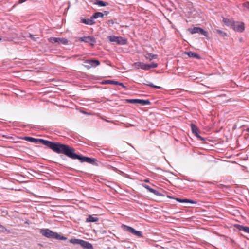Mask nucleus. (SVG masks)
Masks as SVG:
<instances>
[{
    "mask_svg": "<svg viewBox=\"0 0 249 249\" xmlns=\"http://www.w3.org/2000/svg\"><path fill=\"white\" fill-rule=\"evenodd\" d=\"M29 37L34 41L36 40L35 37H34V36L31 34H29Z\"/></svg>",
    "mask_w": 249,
    "mask_h": 249,
    "instance_id": "nucleus-38",
    "label": "nucleus"
},
{
    "mask_svg": "<svg viewBox=\"0 0 249 249\" xmlns=\"http://www.w3.org/2000/svg\"><path fill=\"white\" fill-rule=\"evenodd\" d=\"M223 22L225 23V24L229 27H230L231 28L232 27L233 25L234 24V21L231 19H230L227 18H223Z\"/></svg>",
    "mask_w": 249,
    "mask_h": 249,
    "instance_id": "nucleus-14",
    "label": "nucleus"
},
{
    "mask_svg": "<svg viewBox=\"0 0 249 249\" xmlns=\"http://www.w3.org/2000/svg\"><path fill=\"white\" fill-rule=\"evenodd\" d=\"M75 149L68 145L62 143L58 154H63L72 160H78L81 162H87L92 165H97V160L78 155L75 152Z\"/></svg>",
    "mask_w": 249,
    "mask_h": 249,
    "instance_id": "nucleus-1",
    "label": "nucleus"
},
{
    "mask_svg": "<svg viewBox=\"0 0 249 249\" xmlns=\"http://www.w3.org/2000/svg\"><path fill=\"white\" fill-rule=\"evenodd\" d=\"M69 241L71 243H72L73 244H79L80 245L82 240L76 238H71Z\"/></svg>",
    "mask_w": 249,
    "mask_h": 249,
    "instance_id": "nucleus-20",
    "label": "nucleus"
},
{
    "mask_svg": "<svg viewBox=\"0 0 249 249\" xmlns=\"http://www.w3.org/2000/svg\"><path fill=\"white\" fill-rule=\"evenodd\" d=\"M107 23L108 24H114L115 23V22L113 20H109L107 21Z\"/></svg>",
    "mask_w": 249,
    "mask_h": 249,
    "instance_id": "nucleus-37",
    "label": "nucleus"
},
{
    "mask_svg": "<svg viewBox=\"0 0 249 249\" xmlns=\"http://www.w3.org/2000/svg\"><path fill=\"white\" fill-rule=\"evenodd\" d=\"M186 53H187V55L189 56V57H190L196 58L198 59L200 58V55L196 53H194V52H193L191 51H189V52H187Z\"/></svg>",
    "mask_w": 249,
    "mask_h": 249,
    "instance_id": "nucleus-17",
    "label": "nucleus"
},
{
    "mask_svg": "<svg viewBox=\"0 0 249 249\" xmlns=\"http://www.w3.org/2000/svg\"><path fill=\"white\" fill-rule=\"evenodd\" d=\"M68 40L67 39L65 38L58 37V43H61L64 45H66L68 43Z\"/></svg>",
    "mask_w": 249,
    "mask_h": 249,
    "instance_id": "nucleus-23",
    "label": "nucleus"
},
{
    "mask_svg": "<svg viewBox=\"0 0 249 249\" xmlns=\"http://www.w3.org/2000/svg\"><path fill=\"white\" fill-rule=\"evenodd\" d=\"M40 233L47 238L55 239L56 232H53L48 229H42L40 231Z\"/></svg>",
    "mask_w": 249,
    "mask_h": 249,
    "instance_id": "nucleus-6",
    "label": "nucleus"
},
{
    "mask_svg": "<svg viewBox=\"0 0 249 249\" xmlns=\"http://www.w3.org/2000/svg\"><path fill=\"white\" fill-rule=\"evenodd\" d=\"M176 200L178 201V202H179L180 203H183V199H181V198H176Z\"/></svg>",
    "mask_w": 249,
    "mask_h": 249,
    "instance_id": "nucleus-40",
    "label": "nucleus"
},
{
    "mask_svg": "<svg viewBox=\"0 0 249 249\" xmlns=\"http://www.w3.org/2000/svg\"><path fill=\"white\" fill-rule=\"evenodd\" d=\"M104 16V14H103V13H102V12H96L92 16V18L94 19H96L99 17L100 18H103Z\"/></svg>",
    "mask_w": 249,
    "mask_h": 249,
    "instance_id": "nucleus-19",
    "label": "nucleus"
},
{
    "mask_svg": "<svg viewBox=\"0 0 249 249\" xmlns=\"http://www.w3.org/2000/svg\"><path fill=\"white\" fill-rule=\"evenodd\" d=\"M108 39L111 42H116L118 44L124 45L126 43V40L121 36H110Z\"/></svg>",
    "mask_w": 249,
    "mask_h": 249,
    "instance_id": "nucleus-5",
    "label": "nucleus"
},
{
    "mask_svg": "<svg viewBox=\"0 0 249 249\" xmlns=\"http://www.w3.org/2000/svg\"><path fill=\"white\" fill-rule=\"evenodd\" d=\"M235 227L237 228L239 231H242L246 233H249V227L247 226H244L241 225H235Z\"/></svg>",
    "mask_w": 249,
    "mask_h": 249,
    "instance_id": "nucleus-15",
    "label": "nucleus"
},
{
    "mask_svg": "<svg viewBox=\"0 0 249 249\" xmlns=\"http://www.w3.org/2000/svg\"><path fill=\"white\" fill-rule=\"evenodd\" d=\"M142 63V62H140L134 63V66H135L136 67V68L138 69H139L140 68H141Z\"/></svg>",
    "mask_w": 249,
    "mask_h": 249,
    "instance_id": "nucleus-33",
    "label": "nucleus"
},
{
    "mask_svg": "<svg viewBox=\"0 0 249 249\" xmlns=\"http://www.w3.org/2000/svg\"><path fill=\"white\" fill-rule=\"evenodd\" d=\"M141 69L144 70H149V66L148 64H145L143 62L142 63Z\"/></svg>",
    "mask_w": 249,
    "mask_h": 249,
    "instance_id": "nucleus-28",
    "label": "nucleus"
},
{
    "mask_svg": "<svg viewBox=\"0 0 249 249\" xmlns=\"http://www.w3.org/2000/svg\"><path fill=\"white\" fill-rule=\"evenodd\" d=\"M145 58L149 60H152L154 59H156L157 58V55L148 53L146 54Z\"/></svg>",
    "mask_w": 249,
    "mask_h": 249,
    "instance_id": "nucleus-21",
    "label": "nucleus"
},
{
    "mask_svg": "<svg viewBox=\"0 0 249 249\" xmlns=\"http://www.w3.org/2000/svg\"><path fill=\"white\" fill-rule=\"evenodd\" d=\"M84 63L86 64L85 65V67L88 69H89L91 67H96L100 64L99 60L94 59L85 60H84Z\"/></svg>",
    "mask_w": 249,
    "mask_h": 249,
    "instance_id": "nucleus-4",
    "label": "nucleus"
},
{
    "mask_svg": "<svg viewBox=\"0 0 249 249\" xmlns=\"http://www.w3.org/2000/svg\"><path fill=\"white\" fill-rule=\"evenodd\" d=\"M103 14H104V15H107L109 14V12L105 11Z\"/></svg>",
    "mask_w": 249,
    "mask_h": 249,
    "instance_id": "nucleus-42",
    "label": "nucleus"
},
{
    "mask_svg": "<svg viewBox=\"0 0 249 249\" xmlns=\"http://www.w3.org/2000/svg\"><path fill=\"white\" fill-rule=\"evenodd\" d=\"M215 32L222 37L227 36V34L226 33L223 32L222 30L217 29V30H216Z\"/></svg>",
    "mask_w": 249,
    "mask_h": 249,
    "instance_id": "nucleus-29",
    "label": "nucleus"
},
{
    "mask_svg": "<svg viewBox=\"0 0 249 249\" xmlns=\"http://www.w3.org/2000/svg\"><path fill=\"white\" fill-rule=\"evenodd\" d=\"M116 85H119L120 86H122L124 88H126V86H125L123 83H120L118 81V83Z\"/></svg>",
    "mask_w": 249,
    "mask_h": 249,
    "instance_id": "nucleus-36",
    "label": "nucleus"
},
{
    "mask_svg": "<svg viewBox=\"0 0 249 249\" xmlns=\"http://www.w3.org/2000/svg\"><path fill=\"white\" fill-rule=\"evenodd\" d=\"M49 42L52 43H55L58 42V37H51L48 39Z\"/></svg>",
    "mask_w": 249,
    "mask_h": 249,
    "instance_id": "nucleus-26",
    "label": "nucleus"
},
{
    "mask_svg": "<svg viewBox=\"0 0 249 249\" xmlns=\"http://www.w3.org/2000/svg\"><path fill=\"white\" fill-rule=\"evenodd\" d=\"M23 140L35 143H37L38 142H39L57 154L59 153L62 144L60 142H53L44 139H36L31 137H25L23 138Z\"/></svg>",
    "mask_w": 249,
    "mask_h": 249,
    "instance_id": "nucleus-2",
    "label": "nucleus"
},
{
    "mask_svg": "<svg viewBox=\"0 0 249 249\" xmlns=\"http://www.w3.org/2000/svg\"><path fill=\"white\" fill-rule=\"evenodd\" d=\"M243 7L246 8L247 9L249 10V1H246L242 4Z\"/></svg>",
    "mask_w": 249,
    "mask_h": 249,
    "instance_id": "nucleus-34",
    "label": "nucleus"
},
{
    "mask_svg": "<svg viewBox=\"0 0 249 249\" xmlns=\"http://www.w3.org/2000/svg\"><path fill=\"white\" fill-rule=\"evenodd\" d=\"M81 22L82 23L86 25H91L95 24V21L93 20V18H92V16L89 19L81 18Z\"/></svg>",
    "mask_w": 249,
    "mask_h": 249,
    "instance_id": "nucleus-13",
    "label": "nucleus"
},
{
    "mask_svg": "<svg viewBox=\"0 0 249 249\" xmlns=\"http://www.w3.org/2000/svg\"><path fill=\"white\" fill-rule=\"evenodd\" d=\"M99 220V218L96 217H93L91 215H89L87 218L86 222H96Z\"/></svg>",
    "mask_w": 249,
    "mask_h": 249,
    "instance_id": "nucleus-16",
    "label": "nucleus"
},
{
    "mask_svg": "<svg viewBox=\"0 0 249 249\" xmlns=\"http://www.w3.org/2000/svg\"><path fill=\"white\" fill-rule=\"evenodd\" d=\"M106 122H109V121H108L107 120H105Z\"/></svg>",
    "mask_w": 249,
    "mask_h": 249,
    "instance_id": "nucleus-45",
    "label": "nucleus"
},
{
    "mask_svg": "<svg viewBox=\"0 0 249 249\" xmlns=\"http://www.w3.org/2000/svg\"><path fill=\"white\" fill-rule=\"evenodd\" d=\"M144 85H147L150 87H152V88H155V89H160L161 88L160 87V86H156V85H154L153 83H151V82H148V83H147V84H144Z\"/></svg>",
    "mask_w": 249,
    "mask_h": 249,
    "instance_id": "nucleus-30",
    "label": "nucleus"
},
{
    "mask_svg": "<svg viewBox=\"0 0 249 249\" xmlns=\"http://www.w3.org/2000/svg\"><path fill=\"white\" fill-rule=\"evenodd\" d=\"M199 32L198 33L206 37H208V33L207 32L205 31L203 29L200 28L199 29Z\"/></svg>",
    "mask_w": 249,
    "mask_h": 249,
    "instance_id": "nucleus-27",
    "label": "nucleus"
},
{
    "mask_svg": "<svg viewBox=\"0 0 249 249\" xmlns=\"http://www.w3.org/2000/svg\"><path fill=\"white\" fill-rule=\"evenodd\" d=\"M142 186L144 187L145 188H146L150 192L153 193L154 195H155L157 196H164V195L160 193L159 191H158L154 189H152L148 185H146L145 184H143Z\"/></svg>",
    "mask_w": 249,
    "mask_h": 249,
    "instance_id": "nucleus-11",
    "label": "nucleus"
},
{
    "mask_svg": "<svg viewBox=\"0 0 249 249\" xmlns=\"http://www.w3.org/2000/svg\"><path fill=\"white\" fill-rule=\"evenodd\" d=\"M94 4L99 6H106L108 5L107 2L100 0H96Z\"/></svg>",
    "mask_w": 249,
    "mask_h": 249,
    "instance_id": "nucleus-18",
    "label": "nucleus"
},
{
    "mask_svg": "<svg viewBox=\"0 0 249 249\" xmlns=\"http://www.w3.org/2000/svg\"><path fill=\"white\" fill-rule=\"evenodd\" d=\"M183 203H190L192 204L197 203L196 201L189 199H183Z\"/></svg>",
    "mask_w": 249,
    "mask_h": 249,
    "instance_id": "nucleus-31",
    "label": "nucleus"
},
{
    "mask_svg": "<svg viewBox=\"0 0 249 249\" xmlns=\"http://www.w3.org/2000/svg\"><path fill=\"white\" fill-rule=\"evenodd\" d=\"M1 40V38L0 37V41Z\"/></svg>",
    "mask_w": 249,
    "mask_h": 249,
    "instance_id": "nucleus-46",
    "label": "nucleus"
},
{
    "mask_svg": "<svg viewBox=\"0 0 249 249\" xmlns=\"http://www.w3.org/2000/svg\"><path fill=\"white\" fill-rule=\"evenodd\" d=\"M148 64L149 65V70L151 69V68H155L158 67V64L154 62H152L151 63Z\"/></svg>",
    "mask_w": 249,
    "mask_h": 249,
    "instance_id": "nucleus-32",
    "label": "nucleus"
},
{
    "mask_svg": "<svg viewBox=\"0 0 249 249\" xmlns=\"http://www.w3.org/2000/svg\"><path fill=\"white\" fill-rule=\"evenodd\" d=\"M55 239L60 240H66L67 238L65 236H62L58 233H56L55 237Z\"/></svg>",
    "mask_w": 249,
    "mask_h": 249,
    "instance_id": "nucleus-25",
    "label": "nucleus"
},
{
    "mask_svg": "<svg viewBox=\"0 0 249 249\" xmlns=\"http://www.w3.org/2000/svg\"><path fill=\"white\" fill-rule=\"evenodd\" d=\"M232 28L236 32L242 33L245 30V25L243 22H234Z\"/></svg>",
    "mask_w": 249,
    "mask_h": 249,
    "instance_id": "nucleus-9",
    "label": "nucleus"
},
{
    "mask_svg": "<svg viewBox=\"0 0 249 249\" xmlns=\"http://www.w3.org/2000/svg\"><path fill=\"white\" fill-rule=\"evenodd\" d=\"M144 182H149V180H148V179H145V180H144Z\"/></svg>",
    "mask_w": 249,
    "mask_h": 249,
    "instance_id": "nucleus-43",
    "label": "nucleus"
},
{
    "mask_svg": "<svg viewBox=\"0 0 249 249\" xmlns=\"http://www.w3.org/2000/svg\"><path fill=\"white\" fill-rule=\"evenodd\" d=\"M184 179L188 181H190V182H196V181L195 180H190L188 178H187L186 177L184 178Z\"/></svg>",
    "mask_w": 249,
    "mask_h": 249,
    "instance_id": "nucleus-39",
    "label": "nucleus"
},
{
    "mask_svg": "<svg viewBox=\"0 0 249 249\" xmlns=\"http://www.w3.org/2000/svg\"><path fill=\"white\" fill-rule=\"evenodd\" d=\"M80 246L86 249H93L92 244L86 241L82 240Z\"/></svg>",
    "mask_w": 249,
    "mask_h": 249,
    "instance_id": "nucleus-12",
    "label": "nucleus"
},
{
    "mask_svg": "<svg viewBox=\"0 0 249 249\" xmlns=\"http://www.w3.org/2000/svg\"><path fill=\"white\" fill-rule=\"evenodd\" d=\"M79 41L81 42H84L85 43H89L91 46H94L96 43V39L93 36H87L80 37Z\"/></svg>",
    "mask_w": 249,
    "mask_h": 249,
    "instance_id": "nucleus-8",
    "label": "nucleus"
},
{
    "mask_svg": "<svg viewBox=\"0 0 249 249\" xmlns=\"http://www.w3.org/2000/svg\"><path fill=\"white\" fill-rule=\"evenodd\" d=\"M0 228L1 229V231L2 232H4V231H8V232H9V231H8L7 230V229L4 227L3 225H2L0 223Z\"/></svg>",
    "mask_w": 249,
    "mask_h": 249,
    "instance_id": "nucleus-35",
    "label": "nucleus"
},
{
    "mask_svg": "<svg viewBox=\"0 0 249 249\" xmlns=\"http://www.w3.org/2000/svg\"><path fill=\"white\" fill-rule=\"evenodd\" d=\"M121 227L125 231L131 233L137 237H142L143 236L142 232L141 231H136L133 228L130 226L122 224Z\"/></svg>",
    "mask_w": 249,
    "mask_h": 249,
    "instance_id": "nucleus-3",
    "label": "nucleus"
},
{
    "mask_svg": "<svg viewBox=\"0 0 249 249\" xmlns=\"http://www.w3.org/2000/svg\"><path fill=\"white\" fill-rule=\"evenodd\" d=\"M200 27H195L193 28H189L188 30L192 34L198 33Z\"/></svg>",
    "mask_w": 249,
    "mask_h": 249,
    "instance_id": "nucleus-22",
    "label": "nucleus"
},
{
    "mask_svg": "<svg viewBox=\"0 0 249 249\" xmlns=\"http://www.w3.org/2000/svg\"><path fill=\"white\" fill-rule=\"evenodd\" d=\"M190 126L191 127L192 132L195 135V136L200 140L204 141L205 139L199 135V130L198 127L194 124H191Z\"/></svg>",
    "mask_w": 249,
    "mask_h": 249,
    "instance_id": "nucleus-10",
    "label": "nucleus"
},
{
    "mask_svg": "<svg viewBox=\"0 0 249 249\" xmlns=\"http://www.w3.org/2000/svg\"><path fill=\"white\" fill-rule=\"evenodd\" d=\"M104 84H113V85H117L118 83V81L111 80H107L103 82Z\"/></svg>",
    "mask_w": 249,
    "mask_h": 249,
    "instance_id": "nucleus-24",
    "label": "nucleus"
},
{
    "mask_svg": "<svg viewBox=\"0 0 249 249\" xmlns=\"http://www.w3.org/2000/svg\"><path fill=\"white\" fill-rule=\"evenodd\" d=\"M126 101L127 103L131 104H139L142 105H150L151 102L148 100H143V99H126Z\"/></svg>",
    "mask_w": 249,
    "mask_h": 249,
    "instance_id": "nucleus-7",
    "label": "nucleus"
},
{
    "mask_svg": "<svg viewBox=\"0 0 249 249\" xmlns=\"http://www.w3.org/2000/svg\"><path fill=\"white\" fill-rule=\"evenodd\" d=\"M60 158L63 160H67V159L64 157V156L61 155Z\"/></svg>",
    "mask_w": 249,
    "mask_h": 249,
    "instance_id": "nucleus-41",
    "label": "nucleus"
},
{
    "mask_svg": "<svg viewBox=\"0 0 249 249\" xmlns=\"http://www.w3.org/2000/svg\"><path fill=\"white\" fill-rule=\"evenodd\" d=\"M246 131L247 132L249 133V128H247V129H246Z\"/></svg>",
    "mask_w": 249,
    "mask_h": 249,
    "instance_id": "nucleus-44",
    "label": "nucleus"
}]
</instances>
